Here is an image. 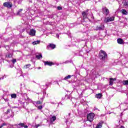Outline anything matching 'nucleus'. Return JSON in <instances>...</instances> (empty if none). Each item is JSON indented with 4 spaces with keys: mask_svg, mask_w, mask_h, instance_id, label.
I'll use <instances>...</instances> for the list:
<instances>
[{
    "mask_svg": "<svg viewBox=\"0 0 128 128\" xmlns=\"http://www.w3.org/2000/svg\"><path fill=\"white\" fill-rule=\"evenodd\" d=\"M14 116V113L12 112V111L11 112V114L9 116L10 118H13Z\"/></svg>",
    "mask_w": 128,
    "mask_h": 128,
    "instance_id": "nucleus-31",
    "label": "nucleus"
},
{
    "mask_svg": "<svg viewBox=\"0 0 128 128\" xmlns=\"http://www.w3.org/2000/svg\"><path fill=\"white\" fill-rule=\"evenodd\" d=\"M44 66H52V64H54V63L52 62H50L48 61H46V62H44Z\"/></svg>",
    "mask_w": 128,
    "mask_h": 128,
    "instance_id": "nucleus-10",
    "label": "nucleus"
},
{
    "mask_svg": "<svg viewBox=\"0 0 128 128\" xmlns=\"http://www.w3.org/2000/svg\"><path fill=\"white\" fill-rule=\"evenodd\" d=\"M95 110H98V108H96Z\"/></svg>",
    "mask_w": 128,
    "mask_h": 128,
    "instance_id": "nucleus-43",
    "label": "nucleus"
},
{
    "mask_svg": "<svg viewBox=\"0 0 128 128\" xmlns=\"http://www.w3.org/2000/svg\"><path fill=\"white\" fill-rule=\"evenodd\" d=\"M70 114H69V116H70Z\"/></svg>",
    "mask_w": 128,
    "mask_h": 128,
    "instance_id": "nucleus-45",
    "label": "nucleus"
},
{
    "mask_svg": "<svg viewBox=\"0 0 128 128\" xmlns=\"http://www.w3.org/2000/svg\"><path fill=\"white\" fill-rule=\"evenodd\" d=\"M5 76V78H6V76Z\"/></svg>",
    "mask_w": 128,
    "mask_h": 128,
    "instance_id": "nucleus-44",
    "label": "nucleus"
},
{
    "mask_svg": "<svg viewBox=\"0 0 128 128\" xmlns=\"http://www.w3.org/2000/svg\"><path fill=\"white\" fill-rule=\"evenodd\" d=\"M56 120V116H53L50 118V120L51 122H54V120Z\"/></svg>",
    "mask_w": 128,
    "mask_h": 128,
    "instance_id": "nucleus-14",
    "label": "nucleus"
},
{
    "mask_svg": "<svg viewBox=\"0 0 128 128\" xmlns=\"http://www.w3.org/2000/svg\"><path fill=\"white\" fill-rule=\"evenodd\" d=\"M22 12V9H20L18 12V14H20V12Z\"/></svg>",
    "mask_w": 128,
    "mask_h": 128,
    "instance_id": "nucleus-26",
    "label": "nucleus"
},
{
    "mask_svg": "<svg viewBox=\"0 0 128 128\" xmlns=\"http://www.w3.org/2000/svg\"><path fill=\"white\" fill-rule=\"evenodd\" d=\"M24 123H20L18 124L17 126L18 128H24Z\"/></svg>",
    "mask_w": 128,
    "mask_h": 128,
    "instance_id": "nucleus-17",
    "label": "nucleus"
},
{
    "mask_svg": "<svg viewBox=\"0 0 128 128\" xmlns=\"http://www.w3.org/2000/svg\"><path fill=\"white\" fill-rule=\"evenodd\" d=\"M50 18H54V14L50 15Z\"/></svg>",
    "mask_w": 128,
    "mask_h": 128,
    "instance_id": "nucleus-35",
    "label": "nucleus"
},
{
    "mask_svg": "<svg viewBox=\"0 0 128 128\" xmlns=\"http://www.w3.org/2000/svg\"><path fill=\"white\" fill-rule=\"evenodd\" d=\"M104 30V25L101 24V25L98 26H96V30Z\"/></svg>",
    "mask_w": 128,
    "mask_h": 128,
    "instance_id": "nucleus-6",
    "label": "nucleus"
},
{
    "mask_svg": "<svg viewBox=\"0 0 128 128\" xmlns=\"http://www.w3.org/2000/svg\"><path fill=\"white\" fill-rule=\"evenodd\" d=\"M4 6L7 8H12V3L8 2L4 3Z\"/></svg>",
    "mask_w": 128,
    "mask_h": 128,
    "instance_id": "nucleus-3",
    "label": "nucleus"
},
{
    "mask_svg": "<svg viewBox=\"0 0 128 128\" xmlns=\"http://www.w3.org/2000/svg\"><path fill=\"white\" fill-rule=\"evenodd\" d=\"M0 128H2V127H0Z\"/></svg>",
    "mask_w": 128,
    "mask_h": 128,
    "instance_id": "nucleus-46",
    "label": "nucleus"
},
{
    "mask_svg": "<svg viewBox=\"0 0 128 128\" xmlns=\"http://www.w3.org/2000/svg\"><path fill=\"white\" fill-rule=\"evenodd\" d=\"M30 64H26L24 66V68H30Z\"/></svg>",
    "mask_w": 128,
    "mask_h": 128,
    "instance_id": "nucleus-22",
    "label": "nucleus"
},
{
    "mask_svg": "<svg viewBox=\"0 0 128 128\" xmlns=\"http://www.w3.org/2000/svg\"><path fill=\"white\" fill-rule=\"evenodd\" d=\"M36 58H38V60H40V58H42V54H40L39 55H36Z\"/></svg>",
    "mask_w": 128,
    "mask_h": 128,
    "instance_id": "nucleus-19",
    "label": "nucleus"
},
{
    "mask_svg": "<svg viewBox=\"0 0 128 128\" xmlns=\"http://www.w3.org/2000/svg\"><path fill=\"white\" fill-rule=\"evenodd\" d=\"M29 34L32 36H36V30L34 29L30 30L29 32Z\"/></svg>",
    "mask_w": 128,
    "mask_h": 128,
    "instance_id": "nucleus-7",
    "label": "nucleus"
},
{
    "mask_svg": "<svg viewBox=\"0 0 128 128\" xmlns=\"http://www.w3.org/2000/svg\"><path fill=\"white\" fill-rule=\"evenodd\" d=\"M6 48H8V46H6Z\"/></svg>",
    "mask_w": 128,
    "mask_h": 128,
    "instance_id": "nucleus-41",
    "label": "nucleus"
},
{
    "mask_svg": "<svg viewBox=\"0 0 128 128\" xmlns=\"http://www.w3.org/2000/svg\"><path fill=\"white\" fill-rule=\"evenodd\" d=\"M40 42V40H38L33 42L32 44L34 46L36 44H38Z\"/></svg>",
    "mask_w": 128,
    "mask_h": 128,
    "instance_id": "nucleus-15",
    "label": "nucleus"
},
{
    "mask_svg": "<svg viewBox=\"0 0 128 128\" xmlns=\"http://www.w3.org/2000/svg\"><path fill=\"white\" fill-rule=\"evenodd\" d=\"M114 17L112 16L105 18L104 22H114Z\"/></svg>",
    "mask_w": 128,
    "mask_h": 128,
    "instance_id": "nucleus-4",
    "label": "nucleus"
},
{
    "mask_svg": "<svg viewBox=\"0 0 128 128\" xmlns=\"http://www.w3.org/2000/svg\"><path fill=\"white\" fill-rule=\"evenodd\" d=\"M10 110L8 109L7 110V112H5V114H10Z\"/></svg>",
    "mask_w": 128,
    "mask_h": 128,
    "instance_id": "nucleus-30",
    "label": "nucleus"
},
{
    "mask_svg": "<svg viewBox=\"0 0 128 128\" xmlns=\"http://www.w3.org/2000/svg\"><path fill=\"white\" fill-rule=\"evenodd\" d=\"M99 58L100 60H104L106 58H108V54L104 50H101L100 52V56Z\"/></svg>",
    "mask_w": 128,
    "mask_h": 128,
    "instance_id": "nucleus-1",
    "label": "nucleus"
},
{
    "mask_svg": "<svg viewBox=\"0 0 128 128\" xmlns=\"http://www.w3.org/2000/svg\"><path fill=\"white\" fill-rule=\"evenodd\" d=\"M62 100H64V98H62Z\"/></svg>",
    "mask_w": 128,
    "mask_h": 128,
    "instance_id": "nucleus-42",
    "label": "nucleus"
},
{
    "mask_svg": "<svg viewBox=\"0 0 128 128\" xmlns=\"http://www.w3.org/2000/svg\"><path fill=\"white\" fill-rule=\"evenodd\" d=\"M122 83L124 86H128V80H124Z\"/></svg>",
    "mask_w": 128,
    "mask_h": 128,
    "instance_id": "nucleus-20",
    "label": "nucleus"
},
{
    "mask_svg": "<svg viewBox=\"0 0 128 128\" xmlns=\"http://www.w3.org/2000/svg\"><path fill=\"white\" fill-rule=\"evenodd\" d=\"M57 9H58V10H62V8L61 6H58V7H57Z\"/></svg>",
    "mask_w": 128,
    "mask_h": 128,
    "instance_id": "nucleus-32",
    "label": "nucleus"
},
{
    "mask_svg": "<svg viewBox=\"0 0 128 128\" xmlns=\"http://www.w3.org/2000/svg\"><path fill=\"white\" fill-rule=\"evenodd\" d=\"M24 128H28V126H26V125L24 126Z\"/></svg>",
    "mask_w": 128,
    "mask_h": 128,
    "instance_id": "nucleus-36",
    "label": "nucleus"
},
{
    "mask_svg": "<svg viewBox=\"0 0 128 128\" xmlns=\"http://www.w3.org/2000/svg\"><path fill=\"white\" fill-rule=\"evenodd\" d=\"M11 98H16V94H11Z\"/></svg>",
    "mask_w": 128,
    "mask_h": 128,
    "instance_id": "nucleus-23",
    "label": "nucleus"
},
{
    "mask_svg": "<svg viewBox=\"0 0 128 128\" xmlns=\"http://www.w3.org/2000/svg\"><path fill=\"white\" fill-rule=\"evenodd\" d=\"M66 98H70V96H68V94H66Z\"/></svg>",
    "mask_w": 128,
    "mask_h": 128,
    "instance_id": "nucleus-37",
    "label": "nucleus"
},
{
    "mask_svg": "<svg viewBox=\"0 0 128 128\" xmlns=\"http://www.w3.org/2000/svg\"><path fill=\"white\" fill-rule=\"evenodd\" d=\"M120 128H124V126H121Z\"/></svg>",
    "mask_w": 128,
    "mask_h": 128,
    "instance_id": "nucleus-40",
    "label": "nucleus"
},
{
    "mask_svg": "<svg viewBox=\"0 0 128 128\" xmlns=\"http://www.w3.org/2000/svg\"><path fill=\"white\" fill-rule=\"evenodd\" d=\"M48 46L52 48V50H54V48H56V45L54 44H50Z\"/></svg>",
    "mask_w": 128,
    "mask_h": 128,
    "instance_id": "nucleus-12",
    "label": "nucleus"
},
{
    "mask_svg": "<svg viewBox=\"0 0 128 128\" xmlns=\"http://www.w3.org/2000/svg\"><path fill=\"white\" fill-rule=\"evenodd\" d=\"M102 96V94H98L96 95V98H100Z\"/></svg>",
    "mask_w": 128,
    "mask_h": 128,
    "instance_id": "nucleus-16",
    "label": "nucleus"
},
{
    "mask_svg": "<svg viewBox=\"0 0 128 128\" xmlns=\"http://www.w3.org/2000/svg\"><path fill=\"white\" fill-rule=\"evenodd\" d=\"M102 10L103 14L106 16H108L110 14V10H108V9L106 8V7L102 8Z\"/></svg>",
    "mask_w": 128,
    "mask_h": 128,
    "instance_id": "nucleus-5",
    "label": "nucleus"
},
{
    "mask_svg": "<svg viewBox=\"0 0 128 128\" xmlns=\"http://www.w3.org/2000/svg\"><path fill=\"white\" fill-rule=\"evenodd\" d=\"M12 64H14L16 62V59H13L12 60Z\"/></svg>",
    "mask_w": 128,
    "mask_h": 128,
    "instance_id": "nucleus-28",
    "label": "nucleus"
},
{
    "mask_svg": "<svg viewBox=\"0 0 128 128\" xmlns=\"http://www.w3.org/2000/svg\"><path fill=\"white\" fill-rule=\"evenodd\" d=\"M116 80V78H110L109 82L110 86H112V84H114V81Z\"/></svg>",
    "mask_w": 128,
    "mask_h": 128,
    "instance_id": "nucleus-8",
    "label": "nucleus"
},
{
    "mask_svg": "<svg viewBox=\"0 0 128 128\" xmlns=\"http://www.w3.org/2000/svg\"><path fill=\"white\" fill-rule=\"evenodd\" d=\"M36 106L38 108V110H42V106H36Z\"/></svg>",
    "mask_w": 128,
    "mask_h": 128,
    "instance_id": "nucleus-29",
    "label": "nucleus"
},
{
    "mask_svg": "<svg viewBox=\"0 0 128 128\" xmlns=\"http://www.w3.org/2000/svg\"><path fill=\"white\" fill-rule=\"evenodd\" d=\"M117 42L118 44H124V40L120 38L117 40Z\"/></svg>",
    "mask_w": 128,
    "mask_h": 128,
    "instance_id": "nucleus-11",
    "label": "nucleus"
},
{
    "mask_svg": "<svg viewBox=\"0 0 128 128\" xmlns=\"http://www.w3.org/2000/svg\"><path fill=\"white\" fill-rule=\"evenodd\" d=\"M82 14L84 18H88V10L86 12H83Z\"/></svg>",
    "mask_w": 128,
    "mask_h": 128,
    "instance_id": "nucleus-9",
    "label": "nucleus"
},
{
    "mask_svg": "<svg viewBox=\"0 0 128 128\" xmlns=\"http://www.w3.org/2000/svg\"><path fill=\"white\" fill-rule=\"evenodd\" d=\"M36 104H42V102L40 101H37L35 102Z\"/></svg>",
    "mask_w": 128,
    "mask_h": 128,
    "instance_id": "nucleus-24",
    "label": "nucleus"
},
{
    "mask_svg": "<svg viewBox=\"0 0 128 128\" xmlns=\"http://www.w3.org/2000/svg\"><path fill=\"white\" fill-rule=\"evenodd\" d=\"M19 102L20 104H24V102H22V101H19Z\"/></svg>",
    "mask_w": 128,
    "mask_h": 128,
    "instance_id": "nucleus-34",
    "label": "nucleus"
},
{
    "mask_svg": "<svg viewBox=\"0 0 128 128\" xmlns=\"http://www.w3.org/2000/svg\"><path fill=\"white\" fill-rule=\"evenodd\" d=\"M4 76H3L2 78H0V80H4Z\"/></svg>",
    "mask_w": 128,
    "mask_h": 128,
    "instance_id": "nucleus-38",
    "label": "nucleus"
},
{
    "mask_svg": "<svg viewBox=\"0 0 128 128\" xmlns=\"http://www.w3.org/2000/svg\"><path fill=\"white\" fill-rule=\"evenodd\" d=\"M72 78V76L68 75V76L64 77V80H68V78Z\"/></svg>",
    "mask_w": 128,
    "mask_h": 128,
    "instance_id": "nucleus-21",
    "label": "nucleus"
},
{
    "mask_svg": "<svg viewBox=\"0 0 128 128\" xmlns=\"http://www.w3.org/2000/svg\"><path fill=\"white\" fill-rule=\"evenodd\" d=\"M56 37L58 38H60V35L57 34V35H56Z\"/></svg>",
    "mask_w": 128,
    "mask_h": 128,
    "instance_id": "nucleus-39",
    "label": "nucleus"
},
{
    "mask_svg": "<svg viewBox=\"0 0 128 128\" xmlns=\"http://www.w3.org/2000/svg\"><path fill=\"white\" fill-rule=\"evenodd\" d=\"M6 126V123H3L0 126V128H2V126Z\"/></svg>",
    "mask_w": 128,
    "mask_h": 128,
    "instance_id": "nucleus-33",
    "label": "nucleus"
},
{
    "mask_svg": "<svg viewBox=\"0 0 128 128\" xmlns=\"http://www.w3.org/2000/svg\"><path fill=\"white\" fill-rule=\"evenodd\" d=\"M124 6H127L128 8V1L125 2L124 4Z\"/></svg>",
    "mask_w": 128,
    "mask_h": 128,
    "instance_id": "nucleus-25",
    "label": "nucleus"
},
{
    "mask_svg": "<svg viewBox=\"0 0 128 128\" xmlns=\"http://www.w3.org/2000/svg\"><path fill=\"white\" fill-rule=\"evenodd\" d=\"M121 12H122V14H128V12H126V10L124 9L122 10Z\"/></svg>",
    "mask_w": 128,
    "mask_h": 128,
    "instance_id": "nucleus-18",
    "label": "nucleus"
},
{
    "mask_svg": "<svg viewBox=\"0 0 128 128\" xmlns=\"http://www.w3.org/2000/svg\"><path fill=\"white\" fill-rule=\"evenodd\" d=\"M94 114L90 113L87 115V120L90 122H92L94 120Z\"/></svg>",
    "mask_w": 128,
    "mask_h": 128,
    "instance_id": "nucleus-2",
    "label": "nucleus"
},
{
    "mask_svg": "<svg viewBox=\"0 0 128 128\" xmlns=\"http://www.w3.org/2000/svg\"><path fill=\"white\" fill-rule=\"evenodd\" d=\"M6 58H12V54L9 53L6 55Z\"/></svg>",
    "mask_w": 128,
    "mask_h": 128,
    "instance_id": "nucleus-13",
    "label": "nucleus"
},
{
    "mask_svg": "<svg viewBox=\"0 0 128 128\" xmlns=\"http://www.w3.org/2000/svg\"><path fill=\"white\" fill-rule=\"evenodd\" d=\"M38 126H42V124H36L35 125L34 128H38Z\"/></svg>",
    "mask_w": 128,
    "mask_h": 128,
    "instance_id": "nucleus-27",
    "label": "nucleus"
}]
</instances>
